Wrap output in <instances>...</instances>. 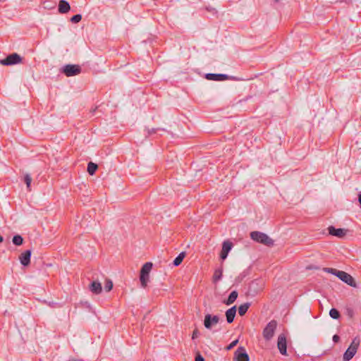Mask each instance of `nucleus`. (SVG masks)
<instances>
[{
  "label": "nucleus",
  "mask_w": 361,
  "mask_h": 361,
  "mask_svg": "<svg viewBox=\"0 0 361 361\" xmlns=\"http://www.w3.org/2000/svg\"><path fill=\"white\" fill-rule=\"evenodd\" d=\"M152 262H146L140 270V281L141 286L143 288H145L147 286V283L149 280V273L152 269Z\"/></svg>",
  "instance_id": "1"
},
{
  "label": "nucleus",
  "mask_w": 361,
  "mask_h": 361,
  "mask_svg": "<svg viewBox=\"0 0 361 361\" xmlns=\"http://www.w3.org/2000/svg\"><path fill=\"white\" fill-rule=\"evenodd\" d=\"M250 238L253 240L267 246H272L274 245V240L271 238H269L267 234L259 231L251 232Z\"/></svg>",
  "instance_id": "2"
},
{
  "label": "nucleus",
  "mask_w": 361,
  "mask_h": 361,
  "mask_svg": "<svg viewBox=\"0 0 361 361\" xmlns=\"http://www.w3.org/2000/svg\"><path fill=\"white\" fill-rule=\"evenodd\" d=\"M360 345V339L357 337H355L350 346L348 348V349L345 350V352L343 354V360L344 361H349L350 360L355 353H357L358 346Z\"/></svg>",
  "instance_id": "3"
},
{
  "label": "nucleus",
  "mask_w": 361,
  "mask_h": 361,
  "mask_svg": "<svg viewBox=\"0 0 361 361\" xmlns=\"http://www.w3.org/2000/svg\"><path fill=\"white\" fill-rule=\"evenodd\" d=\"M278 323L276 320H271L264 327L262 335L266 341H270L274 336L275 331L277 328Z\"/></svg>",
  "instance_id": "4"
},
{
  "label": "nucleus",
  "mask_w": 361,
  "mask_h": 361,
  "mask_svg": "<svg viewBox=\"0 0 361 361\" xmlns=\"http://www.w3.org/2000/svg\"><path fill=\"white\" fill-rule=\"evenodd\" d=\"M81 67L79 65L68 64L62 67L61 72L67 77L75 76L81 73Z\"/></svg>",
  "instance_id": "5"
},
{
  "label": "nucleus",
  "mask_w": 361,
  "mask_h": 361,
  "mask_svg": "<svg viewBox=\"0 0 361 361\" xmlns=\"http://www.w3.org/2000/svg\"><path fill=\"white\" fill-rule=\"evenodd\" d=\"M21 61L22 57L17 53H13L5 59L0 60V64L3 66H12L20 63Z\"/></svg>",
  "instance_id": "6"
},
{
  "label": "nucleus",
  "mask_w": 361,
  "mask_h": 361,
  "mask_svg": "<svg viewBox=\"0 0 361 361\" xmlns=\"http://www.w3.org/2000/svg\"><path fill=\"white\" fill-rule=\"evenodd\" d=\"M337 277L341 279L343 282L345 283L348 286L357 288V285L354 278L349 274L343 271H339L337 274Z\"/></svg>",
  "instance_id": "7"
},
{
  "label": "nucleus",
  "mask_w": 361,
  "mask_h": 361,
  "mask_svg": "<svg viewBox=\"0 0 361 361\" xmlns=\"http://www.w3.org/2000/svg\"><path fill=\"white\" fill-rule=\"evenodd\" d=\"M220 318L218 315H212L207 314L204 316V326L207 329H211L212 326L219 322Z\"/></svg>",
  "instance_id": "8"
},
{
  "label": "nucleus",
  "mask_w": 361,
  "mask_h": 361,
  "mask_svg": "<svg viewBox=\"0 0 361 361\" xmlns=\"http://www.w3.org/2000/svg\"><path fill=\"white\" fill-rule=\"evenodd\" d=\"M277 347L281 355H287V340L284 334H281L279 335L277 340Z\"/></svg>",
  "instance_id": "9"
},
{
  "label": "nucleus",
  "mask_w": 361,
  "mask_h": 361,
  "mask_svg": "<svg viewBox=\"0 0 361 361\" xmlns=\"http://www.w3.org/2000/svg\"><path fill=\"white\" fill-rule=\"evenodd\" d=\"M205 78L209 80H214V81H223L228 79H235L234 77H230L226 74L221 73H207L205 75Z\"/></svg>",
  "instance_id": "10"
},
{
  "label": "nucleus",
  "mask_w": 361,
  "mask_h": 361,
  "mask_svg": "<svg viewBox=\"0 0 361 361\" xmlns=\"http://www.w3.org/2000/svg\"><path fill=\"white\" fill-rule=\"evenodd\" d=\"M235 360L236 361H249V355L247 353L244 347H239L234 354Z\"/></svg>",
  "instance_id": "11"
},
{
  "label": "nucleus",
  "mask_w": 361,
  "mask_h": 361,
  "mask_svg": "<svg viewBox=\"0 0 361 361\" xmlns=\"http://www.w3.org/2000/svg\"><path fill=\"white\" fill-rule=\"evenodd\" d=\"M233 243L229 240L224 241L222 244V249L220 254V257L222 260H224L227 258L229 252L231 250L233 247Z\"/></svg>",
  "instance_id": "12"
},
{
  "label": "nucleus",
  "mask_w": 361,
  "mask_h": 361,
  "mask_svg": "<svg viewBox=\"0 0 361 361\" xmlns=\"http://www.w3.org/2000/svg\"><path fill=\"white\" fill-rule=\"evenodd\" d=\"M329 233L331 235L336 236L339 238H343L347 233L348 230L345 228H336L333 226L328 228Z\"/></svg>",
  "instance_id": "13"
},
{
  "label": "nucleus",
  "mask_w": 361,
  "mask_h": 361,
  "mask_svg": "<svg viewBox=\"0 0 361 361\" xmlns=\"http://www.w3.org/2000/svg\"><path fill=\"white\" fill-rule=\"evenodd\" d=\"M31 255V250H27L20 255L19 260L22 265H23L24 267H27L30 264Z\"/></svg>",
  "instance_id": "14"
},
{
  "label": "nucleus",
  "mask_w": 361,
  "mask_h": 361,
  "mask_svg": "<svg viewBox=\"0 0 361 361\" xmlns=\"http://www.w3.org/2000/svg\"><path fill=\"white\" fill-rule=\"evenodd\" d=\"M89 288L92 293L96 295L101 293L102 290L101 283L96 281H94L90 283Z\"/></svg>",
  "instance_id": "15"
},
{
  "label": "nucleus",
  "mask_w": 361,
  "mask_h": 361,
  "mask_svg": "<svg viewBox=\"0 0 361 361\" xmlns=\"http://www.w3.org/2000/svg\"><path fill=\"white\" fill-rule=\"evenodd\" d=\"M71 9L69 3L66 0H60L59 3L58 10L60 13H66Z\"/></svg>",
  "instance_id": "16"
},
{
  "label": "nucleus",
  "mask_w": 361,
  "mask_h": 361,
  "mask_svg": "<svg viewBox=\"0 0 361 361\" xmlns=\"http://www.w3.org/2000/svg\"><path fill=\"white\" fill-rule=\"evenodd\" d=\"M236 314V306H233L226 311V317L228 323L233 322Z\"/></svg>",
  "instance_id": "17"
},
{
  "label": "nucleus",
  "mask_w": 361,
  "mask_h": 361,
  "mask_svg": "<svg viewBox=\"0 0 361 361\" xmlns=\"http://www.w3.org/2000/svg\"><path fill=\"white\" fill-rule=\"evenodd\" d=\"M238 295V293L236 290L232 291L230 293L228 299L224 302L225 304L227 305H230L233 304L236 300Z\"/></svg>",
  "instance_id": "18"
},
{
  "label": "nucleus",
  "mask_w": 361,
  "mask_h": 361,
  "mask_svg": "<svg viewBox=\"0 0 361 361\" xmlns=\"http://www.w3.org/2000/svg\"><path fill=\"white\" fill-rule=\"evenodd\" d=\"M250 306V302H245V303L240 305L238 307V314L240 316H243L247 312Z\"/></svg>",
  "instance_id": "19"
},
{
  "label": "nucleus",
  "mask_w": 361,
  "mask_h": 361,
  "mask_svg": "<svg viewBox=\"0 0 361 361\" xmlns=\"http://www.w3.org/2000/svg\"><path fill=\"white\" fill-rule=\"evenodd\" d=\"M185 257V252H180L176 258L175 259L173 260V264L175 266V267H178L179 266L181 262H183L184 257Z\"/></svg>",
  "instance_id": "20"
},
{
  "label": "nucleus",
  "mask_w": 361,
  "mask_h": 361,
  "mask_svg": "<svg viewBox=\"0 0 361 361\" xmlns=\"http://www.w3.org/2000/svg\"><path fill=\"white\" fill-rule=\"evenodd\" d=\"M98 169L97 164L93 162H89L87 164V172L90 175L92 176L96 172Z\"/></svg>",
  "instance_id": "21"
},
{
  "label": "nucleus",
  "mask_w": 361,
  "mask_h": 361,
  "mask_svg": "<svg viewBox=\"0 0 361 361\" xmlns=\"http://www.w3.org/2000/svg\"><path fill=\"white\" fill-rule=\"evenodd\" d=\"M222 269H216L213 275V281L214 283L219 281L222 277Z\"/></svg>",
  "instance_id": "22"
},
{
  "label": "nucleus",
  "mask_w": 361,
  "mask_h": 361,
  "mask_svg": "<svg viewBox=\"0 0 361 361\" xmlns=\"http://www.w3.org/2000/svg\"><path fill=\"white\" fill-rule=\"evenodd\" d=\"M12 242L15 245L19 246L23 244V238L20 235H16L13 237Z\"/></svg>",
  "instance_id": "23"
},
{
  "label": "nucleus",
  "mask_w": 361,
  "mask_h": 361,
  "mask_svg": "<svg viewBox=\"0 0 361 361\" xmlns=\"http://www.w3.org/2000/svg\"><path fill=\"white\" fill-rule=\"evenodd\" d=\"M24 182L26 184L27 190L30 191L31 190L30 185H31V182H32V178L30 174L27 173L24 176Z\"/></svg>",
  "instance_id": "24"
},
{
  "label": "nucleus",
  "mask_w": 361,
  "mask_h": 361,
  "mask_svg": "<svg viewBox=\"0 0 361 361\" xmlns=\"http://www.w3.org/2000/svg\"><path fill=\"white\" fill-rule=\"evenodd\" d=\"M329 315L331 318L337 319L340 317L341 314L338 310L335 308H332L329 311Z\"/></svg>",
  "instance_id": "25"
},
{
  "label": "nucleus",
  "mask_w": 361,
  "mask_h": 361,
  "mask_svg": "<svg viewBox=\"0 0 361 361\" xmlns=\"http://www.w3.org/2000/svg\"><path fill=\"white\" fill-rule=\"evenodd\" d=\"M324 271L326 272V273H329V274H331L333 275H335L337 276V274H338V272H339L340 270H337L336 269H334V268H324Z\"/></svg>",
  "instance_id": "26"
},
{
  "label": "nucleus",
  "mask_w": 361,
  "mask_h": 361,
  "mask_svg": "<svg viewBox=\"0 0 361 361\" xmlns=\"http://www.w3.org/2000/svg\"><path fill=\"white\" fill-rule=\"evenodd\" d=\"M82 19V16L80 14H76L71 17V22L73 23H78Z\"/></svg>",
  "instance_id": "27"
},
{
  "label": "nucleus",
  "mask_w": 361,
  "mask_h": 361,
  "mask_svg": "<svg viewBox=\"0 0 361 361\" xmlns=\"http://www.w3.org/2000/svg\"><path fill=\"white\" fill-rule=\"evenodd\" d=\"M113 288V283L111 280H106L105 285H104V289L106 292L110 291Z\"/></svg>",
  "instance_id": "28"
},
{
  "label": "nucleus",
  "mask_w": 361,
  "mask_h": 361,
  "mask_svg": "<svg viewBox=\"0 0 361 361\" xmlns=\"http://www.w3.org/2000/svg\"><path fill=\"white\" fill-rule=\"evenodd\" d=\"M238 343V340L236 339L235 341H233V342H231L227 347H226V349L228 350H231L234 346H235L237 345V343Z\"/></svg>",
  "instance_id": "29"
},
{
  "label": "nucleus",
  "mask_w": 361,
  "mask_h": 361,
  "mask_svg": "<svg viewBox=\"0 0 361 361\" xmlns=\"http://www.w3.org/2000/svg\"><path fill=\"white\" fill-rule=\"evenodd\" d=\"M200 336V331L196 329L193 331L192 335V339L194 340Z\"/></svg>",
  "instance_id": "30"
},
{
  "label": "nucleus",
  "mask_w": 361,
  "mask_h": 361,
  "mask_svg": "<svg viewBox=\"0 0 361 361\" xmlns=\"http://www.w3.org/2000/svg\"><path fill=\"white\" fill-rule=\"evenodd\" d=\"M195 361H205L204 357L200 355V354H198L196 357H195Z\"/></svg>",
  "instance_id": "31"
},
{
  "label": "nucleus",
  "mask_w": 361,
  "mask_h": 361,
  "mask_svg": "<svg viewBox=\"0 0 361 361\" xmlns=\"http://www.w3.org/2000/svg\"><path fill=\"white\" fill-rule=\"evenodd\" d=\"M339 340H340V337H339L338 335H336H336H334V336H333V341H334V342L337 343V342H338V341H339Z\"/></svg>",
  "instance_id": "32"
},
{
  "label": "nucleus",
  "mask_w": 361,
  "mask_h": 361,
  "mask_svg": "<svg viewBox=\"0 0 361 361\" xmlns=\"http://www.w3.org/2000/svg\"><path fill=\"white\" fill-rule=\"evenodd\" d=\"M159 129L152 128L151 130H149V134L155 133Z\"/></svg>",
  "instance_id": "33"
},
{
  "label": "nucleus",
  "mask_w": 361,
  "mask_h": 361,
  "mask_svg": "<svg viewBox=\"0 0 361 361\" xmlns=\"http://www.w3.org/2000/svg\"><path fill=\"white\" fill-rule=\"evenodd\" d=\"M4 240L3 237L0 235V243H2Z\"/></svg>",
  "instance_id": "34"
}]
</instances>
